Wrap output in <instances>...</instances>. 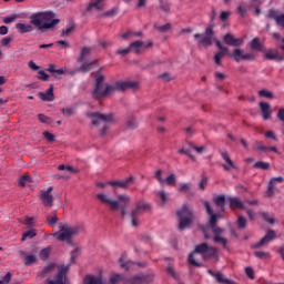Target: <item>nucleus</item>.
Returning a JSON list of instances; mask_svg holds the SVG:
<instances>
[{"instance_id":"obj_63","label":"nucleus","mask_w":284,"mask_h":284,"mask_svg":"<svg viewBox=\"0 0 284 284\" xmlns=\"http://www.w3.org/2000/svg\"><path fill=\"white\" fill-rule=\"evenodd\" d=\"M38 119H39V122L40 123H50V118H48L45 114L43 113H40L38 115Z\"/></svg>"},{"instance_id":"obj_3","label":"nucleus","mask_w":284,"mask_h":284,"mask_svg":"<svg viewBox=\"0 0 284 284\" xmlns=\"http://www.w3.org/2000/svg\"><path fill=\"white\" fill-rule=\"evenodd\" d=\"M199 254L204 261H207V258H212V256L219 254V248L209 245L207 243H202L195 246V250L189 255V263L195 267H203V264L199 262Z\"/></svg>"},{"instance_id":"obj_39","label":"nucleus","mask_w":284,"mask_h":284,"mask_svg":"<svg viewBox=\"0 0 284 284\" xmlns=\"http://www.w3.org/2000/svg\"><path fill=\"white\" fill-rule=\"evenodd\" d=\"M134 37H143V32L128 31L122 34V39H134Z\"/></svg>"},{"instance_id":"obj_50","label":"nucleus","mask_w":284,"mask_h":284,"mask_svg":"<svg viewBox=\"0 0 284 284\" xmlns=\"http://www.w3.org/2000/svg\"><path fill=\"white\" fill-rule=\"evenodd\" d=\"M254 168L258 170H270V164L267 162L258 161L254 164Z\"/></svg>"},{"instance_id":"obj_26","label":"nucleus","mask_w":284,"mask_h":284,"mask_svg":"<svg viewBox=\"0 0 284 284\" xmlns=\"http://www.w3.org/2000/svg\"><path fill=\"white\" fill-rule=\"evenodd\" d=\"M131 52L141 54L145 50V43L143 41H135L129 45Z\"/></svg>"},{"instance_id":"obj_64","label":"nucleus","mask_w":284,"mask_h":284,"mask_svg":"<svg viewBox=\"0 0 284 284\" xmlns=\"http://www.w3.org/2000/svg\"><path fill=\"white\" fill-rule=\"evenodd\" d=\"M17 19V14L8 16L3 18V23H12Z\"/></svg>"},{"instance_id":"obj_14","label":"nucleus","mask_w":284,"mask_h":284,"mask_svg":"<svg viewBox=\"0 0 284 284\" xmlns=\"http://www.w3.org/2000/svg\"><path fill=\"white\" fill-rule=\"evenodd\" d=\"M70 270V265H61L58 268V275L54 281L49 280L48 284H65V278L68 271Z\"/></svg>"},{"instance_id":"obj_30","label":"nucleus","mask_w":284,"mask_h":284,"mask_svg":"<svg viewBox=\"0 0 284 284\" xmlns=\"http://www.w3.org/2000/svg\"><path fill=\"white\" fill-rule=\"evenodd\" d=\"M250 48H251V50H256V52H263L264 51L263 43H261V40H258V38H254L250 42Z\"/></svg>"},{"instance_id":"obj_38","label":"nucleus","mask_w":284,"mask_h":284,"mask_svg":"<svg viewBox=\"0 0 284 284\" xmlns=\"http://www.w3.org/2000/svg\"><path fill=\"white\" fill-rule=\"evenodd\" d=\"M213 201L217 207L225 210V197L223 195L214 197Z\"/></svg>"},{"instance_id":"obj_48","label":"nucleus","mask_w":284,"mask_h":284,"mask_svg":"<svg viewBox=\"0 0 284 284\" xmlns=\"http://www.w3.org/2000/svg\"><path fill=\"white\" fill-rule=\"evenodd\" d=\"M34 236H37V231L30 230L22 234L21 241H26V239H34Z\"/></svg>"},{"instance_id":"obj_62","label":"nucleus","mask_w":284,"mask_h":284,"mask_svg":"<svg viewBox=\"0 0 284 284\" xmlns=\"http://www.w3.org/2000/svg\"><path fill=\"white\" fill-rule=\"evenodd\" d=\"M38 79H40L41 81H48L50 79V75H48V73H45V71H39Z\"/></svg>"},{"instance_id":"obj_35","label":"nucleus","mask_w":284,"mask_h":284,"mask_svg":"<svg viewBox=\"0 0 284 284\" xmlns=\"http://www.w3.org/2000/svg\"><path fill=\"white\" fill-rule=\"evenodd\" d=\"M74 30H77V24H71L62 30L60 37L62 38L70 37V34H74Z\"/></svg>"},{"instance_id":"obj_16","label":"nucleus","mask_w":284,"mask_h":284,"mask_svg":"<svg viewBox=\"0 0 284 284\" xmlns=\"http://www.w3.org/2000/svg\"><path fill=\"white\" fill-rule=\"evenodd\" d=\"M131 183H134V176H129L120 181H109V185L113 186V190H119V187L128 190Z\"/></svg>"},{"instance_id":"obj_10","label":"nucleus","mask_w":284,"mask_h":284,"mask_svg":"<svg viewBox=\"0 0 284 284\" xmlns=\"http://www.w3.org/2000/svg\"><path fill=\"white\" fill-rule=\"evenodd\" d=\"M105 81V75L98 74L95 78V89L92 92L93 99H105L108 97L103 83Z\"/></svg>"},{"instance_id":"obj_49","label":"nucleus","mask_w":284,"mask_h":284,"mask_svg":"<svg viewBox=\"0 0 284 284\" xmlns=\"http://www.w3.org/2000/svg\"><path fill=\"white\" fill-rule=\"evenodd\" d=\"M164 181L168 185H176V174L171 173Z\"/></svg>"},{"instance_id":"obj_2","label":"nucleus","mask_w":284,"mask_h":284,"mask_svg":"<svg viewBox=\"0 0 284 284\" xmlns=\"http://www.w3.org/2000/svg\"><path fill=\"white\" fill-rule=\"evenodd\" d=\"M207 214L211 216L210 222L206 225L207 227H211L214 236L213 241L214 243H221L223 247H227V239L223 237V232H225L223 229L216 226V223L219 219H223V215L221 213H214L212 210V206H210V202L204 203Z\"/></svg>"},{"instance_id":"obj_44","label":"nucleus","mask_w":284,"mask_h":284,"mask_svg":"<svg viewBox=\"0 0 284 284\" xmlns=\"http://www.w3.org/2000/svg\"><path fill=\"white\" fill-rule=\"evenodd\" d=\"M29 183H32V179L29 175H24L19 179V185H21V187H26Z\"/></svg>"},{"instance_id":"obj_13","label":"nucleus","mask_w":284,"mask_h":284,"mask_svg":"<svg viewBox=\"0 0 284 284\" xmlns=\"http://www.w3.org/2000/svg\"><path fill=\"white\" fill-rule=\"evenodd\" d=\"M231 57L234 58V60L240 63V61H254L256 59V55L254 53H244L243 49H235Z\"/></svg>"},{"instance_id":"obj_22","label":"nucleus","mask_w":284,"mask_h":284,"mask_svg":"<svg viewBox=\"0 0 284 284\" xmlns=\"http://www.w3.org/2000/svg\"><path fill=\"white\" fill-rule=\"evenodd\" d=\"M283 182H284L283 176L272 178L268 182L267 196H273L274 190H276V183H283Z\"/></svg>"},{"instance_id":"obj_5","label":"nucleus","mask_w":284,"mask_h":284,"mask_svg":"<svg viewBox=\"0 0 284 284\" xmlns=\"http://www.w3.org/2000/svg\"><path fill=\"white\" fill-rule=\"evenodd\" d=\"M152 281H154V275L152 274L136 275L126 281L123 275L113 273L110 275L109 284H148L152 283Z\"/></svg>"},{"instance_id":"obj_42","label":"nucleus","mask_w":284,"mask_h":284,"mask_svg":"<svg viewBox=\"0 0 284 284\" xmlns=\"http://www.w3.org/2000/svg\"><path fill=\"white\" fill-rule=\"evenodd\" d=\"M258 97H262L264 99H274V93H272L267 89H263V90L258 91Z\"/></svg>"},{"instance_id":"obj_17","label":"nucleus","mask_w":284,"mask_h":284,"mask_svg":"<svg viewBox=\"0 0 284 284\" xmlns=\"http://www.w3.org/2000/svg\"><path fill=\"white\" fill-rule=\"evenodd\" d=\"M118 92H125V90H139L138 81H116Z\"/></svg>"},{"instance_id":"obj_34","label":"nucleus","mask_w":284,"mask_h":284,"mask_svg":"<svg viewBox=\"0 0 284 284\" xmlns=\"http://www.w3.org/2000/svg\"><path fill=\"white\" fill-rule=\"evenodd\" d=\"M90 54H92V49L84 47L78 58V63H83V61H85V57H90Z\"/></svg>"},{"instance_id":"obj_47","label":"nucleus","mask_w":284,"mask_h":284,"mask_svg":"<svg viewBox=\"0 0 284 284\" xmlns=\"http://www.w3.org/2000/svg\"><path fill=\"white\" fill-rule=\"evenodd\" d=\"M235 39H236V37H234V34H232V33H226L224 36V42L226 45H233Z\"/></svg>"},{"instance_id":"obj_53","label":"nucleus","mask_w":284,"mask_h":284,"mask_svg":"<svg viewBox=\"0 0 284 284\" xmlns=\"http://www.w3.org/2000/svg\"><path fill=\"white\" fill-rule=\"evenodd\" d=\"M155 29L159 32H168V31L172 30V24L171 23H166L164 26H159V27L155 26Z\"/></svg>"},{"instance_id":"obj_51","label":"nucleus","mask_w":284,"mask_h":284,"mask_svg":"<svg viewBox=\"0 0 284 284\" xmlns=\"http://www.w3.org/2000/svg\"><path fill=\"white\" fill-rule=\"evenodd\" d=\"M254 256H256V258H270V252L255 251Z\"/></svg>"},{"instance_id":"obj_46","label":"nucleus","mask_w":284,"mask_h":284,"mask_svg":"<svg viewBox=\"0 0 284 284\" xmlns=\"http://www.w3.org/2000/svg\"><path fill=\"white\" fill-rule=\"evenodd\" d=\"M237 227L240 230H245L247 227V220L243 216L237 217Z\"/></svg>"},{"instance_id":"obj_32","label":"nucleus","mask_w":284,"mask_h":284,"mask_svg":"<svg viewBox=\"0 0 284 284\" xmlns=\"http://www.w3.org/2000/svg\"><path fill=\"white\" fill-rule=\"evenodd\" d=\"M84 284H105L103 283V280L99 276L94 275H87L84 278Z\"/></svg>"},{"instance_id":"obj_54","label":"nucleus","mask_w":284,"mask_h":284,"mask_svg":"<svg viewBox=\"0 0 284 284\" xmlns=\"http://www.w3.org/2000/svg\"><path fill=\"white\" fill-rule=\"evenodd\" d=\"M59 221V217H57V215L53 216H48L47 217V223L48 225H50L51 227H54L57 225V222Z\"/></svg>"},{"instance_id":"obj_21","label":"nucleus","mask_w":284,"mask_h":284,"mask_svg":"<svg viewBox=\"0 0 284 284\" xmlns=\"http://www.w3.org/2000/svg\"><path fill=\"white\" fill-rule=\"evenodd\" d=\"M260 108L264 121H270L272 119V106L267 102H260Z\"/></svg>"},{"instance_id":"obj_57","label":"nucleus","mask_w":284,"mask_h":284,"mask_svg":"<svg viewBox=\"0 0 284 284\" xmlns=\"http://www.w3.org/2000/svg\"><path fill=\"white\" fill-rule=\"evenodd\" d=\"M262 216L265 220V222L270 223L271 225H274V223H276V219L270 217L268 213H262Z\"/></svg>"},{"instance_id":"obj_15","label":"nucleus","mask_w":284,"mask_h":284,"mask_svg":"<svg viewBox=\"0 0 284 284\" xmlns=\"http://www.w3.org/2000/svg\"><path fill=\"white\" fill-rule=\"evenodd\" d=\"M276 239V231L268 230L264 237L261 239L257 243L253 245L255 250H258L260 247H263V245H267V243H272Z\"/></svg>"},{"instance_id":"obj_20","label":"nucleus","mask_w":284,"mask_h":284,"mask_svg":"<svg viewBox=\"0 0 284 284\" xmlns=\"http://www.w3.org/2000/svg\"><path fill=\"white\" fill-rule=\"evenodd\" d=\"M103 1L105 0H94L90 2L87 6V12H93V10H95L97 12H103V10H105V8L103 7Z\"/></svg>"},{"instance_id":"obj_52","label":"nucleus","mask_w":284,"mask_h":284,"mask_svg":"<svg viewBox=\"0 0 284 284\" xmlns=\"http://www.w3.org/2000/svg\"><path fill=\"white\" fill-rule=\"evenodd\" d=\"M155 179L161 183V185H165V179H163V170H158L155 172Z\"/></svg>"},{"instance_id":"obj_27","label":"nucleus","mask_w":284,"mask_h":284,"mask_svg":"<svg viewBox=\"0 0 284 284\" xmlns=\"http://www.w3.org/2000/svg\"><path fill=\"white\" fill-rule=\"evenodd\" d=\"M16 30L20 33V34H26L28 32H32L34 30V24H26V23H21L18 22L16 23Z\"/></svg>"},{"instance_id":"obj_40","label":"nucleus","mask_w":284,"mask_h":284,"mask_svg":"<svg viewBox=\"0 0 284 284\" xmlns=\"http://www.w3.org/2000/svg\"><path fill=\"white\" fill-rule=\"evenodd\" d=\"M105 92H106V97L109 94H114V92H119V88H116V82L113 83V84H108L105 88H104Z\"/></svg>"},{"instance_id":"obj_33","label":"nucleus","mask_w":284,"mask_h":284,"mask_svg":"<svg viewBox=\"0 0 284 284\" xmlns=\"http://www.w3.org/2000/svg\"><path fill=\"white\" fill-rule=\"evenodd\" d=\"M94 63H97V60H93V61H91V62L83 63V64L77 70V72L88 73V72H90V71L93 69Z\"/></svg>"},{"instance_id":"obj_45","label":"nucleus","mask_w":284,"mask_h":284,"mask_svg":"<svg viewBox=\"0 0 284 284\" xmlns=\"http://www.w3.org/2000/svg\"><path fill=\"white\" fill-rule=\"evenodd\" d=\"M192 189V184L190 183H181L178 187L179 192H183L184 194H187L190 190Z\"/></svg>"},{"instance_id":"obj_7","label":"nucleus","mask_w":284,"mask_h":284,"mask_svg":"<svg viewBox=\"0 0 284 284\" xmlns=\"http://www.w3.org/2000/svg\"><path fill=\"white\" fill-rule=\"evenodd\" d=\"M178 216L180 219L179 230L181 232L187 230V227H191L192 223H194V212H192V207L187 204H184L182 210L178 211Z\"/></svg>"},{"instance_id":"obj_9","label":"nucleus","mask_w":284,"mask_h":284,"mask_svg":"<svg viewBox=\"0 0 284 284\" xmlns=\"http://www.w3.org/2000/svg\"><path fill=\"white\" fill-rule=\"evenodd\" d=\"M212 37H214V26H210L205 29L204 34L195 33L194 39L197 41V44L201 47L209 48L212 45Z\"/></svg>"},{"instance_id":"obj_60","label":"nucleus","mask_w":284,"mask_h":284,"mask_svg":"<svg viewBox=\"0 0 284 284\" xmlns=\"http://www.w3.org/2000/svg\"><path fill=\"white\" fill-rule=\"evenodd\" d=\"M237 12L241 17H245V14H247V7L245 4H240L237 7Z\"/></svg>"},{"instance_id":"obj_58","label":"nucleus","mask_w":284,"mask_h":284,"mask_svg":"<svg viewBox=\"0 0 284 284\" xmlns=\"http://www.w3.org/2000/svg\"><path fill=\"white\" fill-rule=\"evenodd\" d=\"M37 262V256L30 254L27 255L24 258V265H30L31 263H36Z\"/></svg>"},{"instance_id":"obj_4","label":"nucleus","mask_w":284,"mask_h":284,"mask_svg":"<svg viewBox=\"0 0 284 284\" xmlns=\"http://www.w3.org/2000/svg\"><path fill=\"white\" fill-rule=\"evenodd\" d=\"M59 231L52 233V236L57 239V241H67V243H72V239L74 236H79L81 232H83V225H70L68 223L60 222L58 224Z\"/></svg>"},{"instance_id":"obj_1","label":"nucleus","mask_w":284,"mask_h":284,"mask_svg":"<svg viewBox=\"0 0 284 284\" xmlns=\"http://www.w3.org/2000/svg\"><path fill=\"white\" fill-rule=\"evenodd\" d=\"M54 17L55 14L52 11L37 12L30 16V22L40 32H45V30H54V27L59 23L60 20Z\"/></svg>"},{"instance_id":"obj_8","label":"nucleus","mask_w":284,"mask_h":284,"mask_svg":"<svg viewBox=\"0 0 284 284\" xmlns=\"http://www.w3.org/2000/svg\"><path fill=\"white\" fill-rule=\"evenodd\" d=\"M152 206L149 203L140 202L135 205V207L131 211V223L133 227H139L141 225L140 217L142 216L143 212H150Z\"/></svg>"},{"instance_id":"obj_6","label":"nucleus","mask_w":284,"mask_h":284,"mask_svg":"<svg viewBox=\"0 0 284 284\" xmlns=\"http://www.w3.org/2000/svg\"><path fill=\"white\" fill-rule=\"evenodd\" d=\"M87 116L90 118L92 125L99 128L102 125V130L100 131L101 136H105L108 134V130H110V123L114 121L113 114H101L98 112L88 113Z\"/></svg>"},{"instance_id":"obj_25","label":"nucleus","mask_w":284,"mask_h":284,"mask_svg":"<svg viewBox=\"0 0 284 284\" xmlns=\"http://www.w3.org/2000/svg\"><path fill=\"white\" fill-rule=\"evenodd\" d=\"M231 210H245V204L240 197H229Z\"/></svg>"},{"instance_id":"obj_31","label":"nucleus","mask_w":284,"mask_h":284,"mask_svg":"<svg viewBox=\"0 0 284 284\" xmlns=\"http://www.w3.org/2000/svg\"><path fill=\"white\" fill-rule=\"evenodd\" d=\"M57 267L55 263H49L47 264L42 271L39 273V276H41L42 278L45 277V274H52V272H54V268Z\"/></svg>"},{"instance_id":"obj_28","label":"nucleus","mask_w":284,"mask_h":284,"mask_svg":"<svg viewBox=\"0 0 284 284\" xmlns=\"http://www.w3.org/2000/svg\"><path fill=\"white\" fill-rule=\"evenodd\" d=\"M38 95L41 101H52L54 99V88L51 85L45 92H40Z\"/></svg>"},{"instance_id":"obj_23","label":"nucleus","mask_w":284,"mask_h":284,"mask_svg":"<svg viewBox=\"0 0 284 284\" xmlns=\"http://www.w3.org/2000/svg\"><path fill=\"white\" fill-rule=\"evenodd\" d=\"M209 274H211V276H214V278H216L217 283H224V284H236V282L229 280L227 277H225V275H223L221 272L215 273L212 270L207 271Z\"/></svg>"},{"instance_id":"obj_59","label":"nucleus","mask_w":284,"mask_h":284,"mask_svg":"<svg viewBox=\"0 0 284 284\" xmlns=\"http://www.w3.org/2000/svg\"><path fill=\"white\" fill-rule=\"evenodd\" d=\"M12 281V273L8 272L3 280H0V284H9Z\"/></svg>"},{"instance_id":"obj_56","label":"nucleus","mask_w":284,"mask_h":284,"mask_svg":"<svg viewBox=\"0 0 284 284\" xmlns=\"http://www.w3.org/2000/svg\"><path fill=\"white\" fill-rule=\"evenodd\" d=\"M119 14V8H113L103 13V17H116Z\"/></svg>"},{"instance_id":"obj_41","label":"nucleus","mask_w":284,"mask_h":284,"mask_svg":"<svg viewBox=\"0 0 284 284\" xmlns=\"http://www.w3.org/2000/svg\"><path fill=\"white\" fill-rule=\"evenodd\" d=\"M50 246L45 247V248H42L40 251V254H39V257L42 260V261H48V257L50 256Z\"/></svg>"},{"instance_id":"obj_36","label":"nucleus","mask_w":284,"mask_h":284,"mask_svg":"<svg viewBox=\"0 0 284 284\" xmlns=\"http://www.w3.org/2000/svg\"><path fill=\"white\" fill-rule=\"evenodd\" d=\"M225 54H227V48H222V51L215 53L214 62L216 63V65H221V59H223Z\"/></svg>"},{"instance_id":"obj_11","label":"nucleus","mask_w":284,"mask_h":284,"mask_svg":"<svg viewBox=\"0 0 284 284\" xmlns=\"http://www.w3.org/2000/svg\"><path fill=\"white\" fill-rule=\"evenodd\" d=\"M52 186H49L47 191H40V201L44 207H52L54 205V197L52 196Z\"/></svg>"},{"instance_id":"obj_37","label":"nucleus","mask_w":284,"mask_h":284,"mask_svg":"<svg viewBox=\"0 0 284 284\" xmlns=\"http://www.w3.org/2000/svg\"><path fill=\"white\" fill-rule=\"evenodd\" d=\"M120 263H121V267L123 270H132V267H136V265H141V264H136V263H134L132 261L124 262L123 257L120 258Z\"/></svg>"},{"instance_id":"obj_61","label":"nucleus","mask_w":284,"mask_h":284,"mask_svg":"<svg viewBox=\"0 0 284 284\" xmlns=\"http://www.w3.org/2000/svg\"><path fill=\"white\" fill-rule=\"evenodd\" d=\"M43 136H44V139H47V141H49V143H54V134H52L48 131H44Z\"/></svg>"},{"instance_id":"obj_55","label":"nucleus","mask_w":284,"mask_h":284,"mask_svg":"<svg viewBox=\"0 0 284 284\" xmlns=\"http://www.w3.org/2000/svg\"><path fill=\"white\" fill-rule=\"evenodd\" d=\"M126 125L128 128H130L131 130H134V128H136L139 125V122L136 121V119L131 118L126 121Z\"/></svg>"},{"instance_id":"obj_19","label":"nucleus","mask_w":284,"mask_h":284,"mask_svg":"<svg viewBox=\"0 0 284 284\" xmlns=\"http://www.w3.org/2000/svg\"><path fill=\"white\" fill-rule=\"evenodd\" d=\"M130 199L131 197L128 194H120L118 196L116 201L119 202V205H120L119 210L122 216H125V214H128V204L130 203Z\"/></svg>"},{"instance_id":"obj_29","label":"nucleus","mask_w":284,"mask_h":284,"mask_svg":"<svg viewBox=\"0 0 284 284\" xmlns=\"http://www.w3.org/2000/svg\"><path fill=\"white\" fill-rule=\"evenodd\" d=\"M264 57L270 61H283V57L278 55V51L276 49L265 51Z\"/></svg>"},{"instance_id":"obj_12","label":"nucleus","mask_w":284,"mask_h":284,"mask_svg":"<svg viewBox=\"0 0 284 284\" xmlns=\"http://www.w3.org/2000/svg\"><path fill=\"white\" fill-rule=\"evenodd\" d=\"M97 199H99L101 203H104V205H110L111 210L118 211L119 207H121L119 201L112 199L108 193H98Z\"/></svg>"},{"instance_id":"obj_18","label":"nucleus","mask_w":284,"mask_h":284,"mask_svg":"<svg viewBox=\"0 0 284 284\" xmlns=\"http://www.w3.org/2000/svg\"><path fill=\"white\" fill-rule=\"evenodd\" d=\"M221 156H222L223 161H225V163L222 164V168L226 172H232V170H239V165H236V163H234V161H232V158H230L229 152H221Z\"/></svg>"},{"instance_id":"obj_43","label":"nucleus","mask_w":284,"mask_h":284,"mask_svg":"<svg viewBox=\"0 0 284 284\" xmlns=\"http://www.w3.org/2000/svg\"><path fill=\"white\" fill-rule=\"evenodd\" d=\"M160 194V205H165V203H168L169 199H170V194L165 191H160L159 192Z\"/></svg>"},{"instance_id":"obj_24","label":"nucleus","mask_w":284,"mask_h":284,"mask_svg":"<svg viewBox=\"0 0 284 284\" xmlns=\"http://www.w3.org/2000/svg\"><path fill=\"white\" fill-rule=\"evenodd\" d=\"M268 19H274L276 26H280V28H284V13L277 14L276 10H270Z\"/></svg>"}]
</instances>
